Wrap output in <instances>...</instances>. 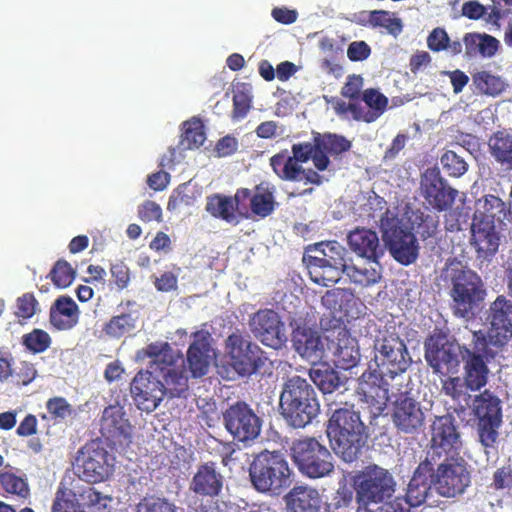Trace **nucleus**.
<instances>
[{
    "instance_id": "26",
    "label": "nucleus",
    "mask_w": 512,
    "mask_h": 512,
    "mask_svg": "<svg viewBox=\"0 0 512 512\" xmlns=\"http://www.w3.org/2000/svg\"><path fill=\"white\" fill-rule=\"evenodd\" d=\"M100 430L106 438L122 444L130 442L132 426L125 417L123 407L110 405L103 411Z\"/></svg>"
},
{
    "instance_id": "56",
    "label": "nucleus",
    "mask_w": 512,
    "mask_h": 512,
    "mask_svg": "<svg viewBox=\"0 0 512 512\" xmlns=\"http://www.w3.org/2000/svg\"><path fill=\"white\" fill-rule=\"evenodd\" d=\"M81 505L95 507L98 510L105 509L111 498L95 490L93 487L85 488L80 494Z\"/></svg>"
},
{
    "instance_id": "4",
    "label": "nucleus",
    "mask_w": 512,
    "mask_h": 512,
    "mask_svg": "<svg viewBox=\"0 0 512 512\" xmlns=\"http://www.w3.org/2000/svg\"><path fill=\"white\" fill-rule=\"evenodd\" d=\"M279 408L286 423L293 428H304L317 417L320 403L314 387L298 375L287 377L279 396Z\"/></svg>"
},
{
    "instance_id": "10",
    "label": "nucleus",
    "mask_w": 512,
    "mask_h": 512,
    "mask_svg": "<svg viewBox=\"0 0 512 512\" xmlns=\"http://www.w3.org/2000/svg\"><path fill=\"white\" fill-rule=\"evenodd\" d=\"M290 450L299 471L308 478L328 476L334 469L331 453L314 437L294 440Z\"/></svg>"
},
{
    "instance_id": "39",
    "label": "nucleus",
    "mask_w": 512,
    "mask_h": 512,
    "mask_svg": "<svg viewBox=\"0 0 512 512\" xmlns=\"http://www.w3.org/2000/svg\"><path fill=\"white\" fill-rule=\"evenodd\" d=\"M488 148L496 162L512 169V133L507 130L493 133L488 140Z\"/></svg>"
},
{
    "instance_id": "63",
    "label": "nucleus",
    "mask_w": 512,
    "mask_h": 512,
    "mask_svg": "<svg viewBox=\"0 0 512 512\" xmlns=\"http://www.w3.org/2000/svg\"><path fill=\"white\" fill-rule=\"evenodd\" d=\"M449 37L445 30L441 28L434 29L428 39L427 44L428 47L433 51H440L443 49H447Z\"/></svg>"
},
{
    "instance_id": "13",
    "label": "nucleus",
    "mask_w": 512,
    "mask_h": 512,
    "mask_svg": "<svg viewBox=\"0 0 512 512\" xmlns=\"http://www.w3.org/2000/svg\"><path fill=\"white\" fill-rule=\"evenodd\" d=\"M465 348L467 347L451 341L447 335L436 333L425 342V359L435 373H456Z\"/></svg>"
},
{
    "instance_id": "36",
    "label": "nucleus",
    "mask_w": 512,
    "mask_h": 512,
    "mask_svg": "<svg viewBox=\"0 0 512 512\" xmlns=\"http://www.w3.org/2000/svg\"><path fill=\"white\" fill-rule=\"evenodd\" d=\"M463 44L468 57L480 55L483 58H491L496 54L500 42L485 33H467L463 38Z\"/></svg>"
},
{
    "instance_id": "33",
    "label": "nucleus",
    "mask_w": 512,
    "mask_h": 512,
    "mask_svg": "<svg viewBox=\"0 0 512 512\" xmlns=\"http://www.w3.org/2000/svg\"><path fill=\"white\" fill-rule=\"evenodd\" d=\"M350 249L362 258H379L383 251L375 231L366 228H356L347 236Z\"/></svg>"
},
{
    "instance_id": "29",
    "label": "nucleus",
    "mask_w": 512,
    "mask_h": 512,
    "mask_svg": "<svg viewBox=\"0 0 512 512\" xmlns=\"http://www.w3.org/2000/svg\"><path fill=\"white\" fill-rule=\"evenodd\" d=\"M433 466V463L424 460L415 470L406 492L405 503L409 506L417 507L425 502L431 485H433L431 476Z\"/></svg>"
},
{
    "instance_id": "37",
    "label": "nucleus",
    "mask_w": 512,
    "mask_h": 512,
    "mask_svg": "<svg viewBox=\"0 0 512 512\" xmlns=\"http://www.w3.org/2000/svg\"><path fill=\"white\" fill-rule=\"evenodd\" d=\"M479 422L492 421L494 423L502 422V413L500 407V400L485 391L480 395L473 397L471 407Z\"/></svg>"
},
{
    "instance_id": "7",
    "label": "nucleus",
    "mask_w": 512,
    "mask_h": 512,
    "mask_svg": "<svg viewBox=\"0 0 512 512\" xmlns=\"http://www.w3.org/2000/svg\"><path fill=\"white\" fill-rule=\"evenodd\" d=\"M346 249L337 241L316 243L304 257L311 280L325 287L336 284L345 274Z\"/></svg>"
},
{
    "instance_id": "6",
    "label": "nucleus",
    "mask_w": 512,
    "mask_h": 512,
    "mask_svg": "<svg viewBox=\"0 0 512 512\" xmlns=\"http://www.w3.org/2000/svg\"><path fill=\"white\" fill-rule=\"evenodd\" d=\"M262 350L249 336L234 332L225 340L226 363H216L218 374L227 380L249 376L263 365Z\"/></svg>"
},
{
    "instance_id": "16",
    "label": "nucleus",
    "mask_w": 512,
    "mask_h": 512,
    "mask_svg": "<svg viewBox=\"0 0 512 512\" xmlns=\"http://www.w3.org/2000/svg\"><path fill=\"white\" fill-rule=\"evenodd\" d=\"M192 335L194 340L187 351L188 368L184 365L183 360H181L180 367L176 366L179 356L175 351H173L175 362L171 367L175 368L178 372H183L188 377L190 374L192 378H200L207 374L210 364L215 360L216 353L211 347V336L207 331L199 330L193 332Z\"/></svg>"
},
{
    "instance_id": "44",
    "label": "nucleus",
    "mask_w": 512,
    "mask_h": 512,
    "mask_svg": "<svg viewBox=\"0 0 512 512\" xmlns=\"http://www.w3.org/2000/svg\"><path fill=\"white\" fill-rule=\"evenodd\" d=\"M275 200L272 192L263 187H257L250 198V208L254 215L261 218L269 216L275 209Z\"/></svg>"
},
{
    "instance_id": "28",
    "label": "nucleus",
    "mask_w": 512,
    "mask_h": 512,
    "mask_svg": "<svg viewBox=\"0 0 512 512\" xmlns=\"http://www.w3.org/2000/svg\"><path fill=\"white\" fill-rule=\"evenodd\" d=\"M286 512H322V498L319 491L308 485L294 486L284 495Z\"/></svg>"
},
{
    "instance_id": "8",
    "label": "nucleus",
    "mask_w": 512,
    "mask_h": 512,
    "mask_svg": "<svg viewBox=\"0 0 512 512\" xmlns=\"http://www.w3.org/2000/svg\"><path fill=\"white\" fill-rule=\"evenodd\" d=\"M445 276L452 282L450 295L454 314L461 318L470 317L486 294L480 276L472 270H464L454 261L447 265Z\"/></svg>"
},
{
    "instance_id": "22",
    "label": "nucleus",
    "mask_w": 512,
    "mask_h": 512,
    "mask_svg": "<svg viewBox=\"0 0 512 512\" xmlns=\"http://www.w3.org/2000/svg\"><path fill=\"white\" fill-rule=\"evenodd\" d=\"M501 236L490 222H481L472 227L471 246L474 248L475 266L481 271L489 270L490 263L496 255Z\"/></svg>"
},
{
    "instance_id": "31",
    "label": "nucleus",
    "mask_w": 512,
    "mask_h": 512,
    "mask_svg": "<svg viewBox=\"0 0 512 512\" xmlns=\"http://www.w3.org/2000/svg\"><path fill=\"white\" fill-rule=\"evenodd\" d=\"M316 140L318 152L314 156V165L320 171L326 170L330 164L327 153L338 156L351 148V142L337 134L318 135Z\"/></svg>"
},
{
    "instance_id": "35",
    "label": "nucleus",
    "mask_w": 512,
    "mask_h": 512,
    "mask_svg": "<svg viewBox=\"0 0 512 512\" xmlns=\"http://www.w3.org/2000/svg\"><path fill=\"white\" fill-rule=\"evenodd\" d=\"M78 320V306L70 297H59L50 309V322L58 330H69L78 323Z\"/></svg>"
},
{
    "instance_id": "34",
    "label": "nucleus",
    "mask_w": 512,
    "mask_h": 512,
    "mask_svg": "<svg viewBox=\"0 0 512 512\" xmlns=\"http://www.w3.org/2000/svg\"><path fill=\"white\" fill-rule=\"evenodd\" d=\"M309 377L323 394H331L340 388L346 390L347 378L341 377L339 372L327 363L313 364L309 370Z\"/></svg>"
},
{
    "instance_id": "17",
    "label": "nucleus",
    "mask_w": 512,
    "mask_h": 512,
    "mask_svg": "<svg viewBox=\"0 0 512 512\" xmlns=\"http://www.w3.org/2000/svg\"><path fill=\"white\" fill-rule=\"evenodd\" d=\"M420 190L427 204L439 212L451 209L457 198L463 201V194L450 187L437 168L427 169L423 173Z\"/></svg>"
},
{
    "instance_id": "54",
    "label": "nucleus",
    "mask_w": 512,
    "mask_h": 512,
    "mask_svg": "<svg viewBox=\"0 0 512 512\" xmlns=\"http://www.w3.org/2000/svg\"><path fill=\"white\" fill-rule=\"evenodd\" d=\"M136 512H176V506L164 498H144L137 505Z\"/></svg>"
},
{
    "instance_id": "51",
    "label": "nucleus",
    "mask_w": 512,
    "mask_h": 512,
    "mask_svg": "<svg viewBox=\"0 0 512 512\" xmlns=\"http://www.w3.org/2000/svg\"><path fill=\"white\" fill-rule=\"evenodd\" d=\"M251 98L252 96L249 87L241 85L236 88L233 96L234 118L242 119L246 116L251 107Z\"/></svg>"
},
{
    "instance_id": "42",
    "label": "nucleus",
    "mask_w": 512,
    "mask_h": 512,
    "mask_svg": "<svg viewBox=\"0 0 512 512\" xmlns=\"http://www.w3.org/2000/svg\"><path fill=\"white\" fill-rule=\"evenodd\" d=\"M206 210L214 217L233 223L236 222L235 201L232 197L213 195L207 198Z\"/></svg>"
},
{
    "instance_id": "50",
    "label": "nucleus",
    "mask_w": 512,
    "mask_h": 512,
    "mask_svg": "<svg viewBox=\"0 0 512 512\" xmlns=\"http://www.w3.org/2000/svg\"><path fill=\"white\" fill-rule=\"evenodd\" d=\"M318 152L317 140H314V144L305 142L294 144L292 146V155H290L293 166L299 170H305L301 163L307 162L310 158L314 161V156Z\"/></svg>"
},
{
    "instance_id": "1",
    "label": "nucleus",
    "mask_w": 512,
    "mask_h": 512,
    "mask_svg": "<svg viewBox=\"0 0 512 512\" xmlns=\"http://www.w3.org/2000/svg\"><path fill=\"white\" fill-rule=\"evenodd\" d=\"M149 358V366L140 371L131 383V394L141 411L151 413L165 395L179 397L188 389V376L171 366L175 362L173 349L167 342H155L138 351L137 359Z\"/></svg>"
},
{
    "instance_id": "64",
    "label": "nucleus",
    "mask_w": 512,
    "mask_h": 512,
    "mask_svg": "<svg viewBox=\"0 0 512 512\" xmlns=\"http://www.w3.org/2000/svg\"><path fill=\"white\" fill-rule=\"evenodd\" d=\"M496 489L512 488V466H504L494 473Z\"/></svg>"
},
{
    "instance_id": "58",
    "label": "nucleus",
    "mask_w": 512,
    "mask_h": 512,
    "mask_svg": "<svg viewBox=\"0 0 512 512\" xmlns=\"http://www.w3.org/2000/svg\"><path fill=\"white\" fill-rule=\"evenodd\" d=\"M353 500V492L346 485H341L328 503L330 510L345 508L350 505Z\"/></svg>"
},
{
    "instance_id": "46",
    "label": "nucleus",
    "mask_w": 512,
    "mask_h": 512,
    "mask_svg": "<svg viewBox=\"0 0 512 512\" xmlns=\"http://www.w3.org/2000/svg\"><path fill=\"white\" fill-rule=\"evenodd\" d=\"M473 83L482 93L495 96L504 89V82L500 77L486 71L477 72L473 76Z\"/></svg>"
},
{
    "instance_id": "30",
    "label": "nucleus",
    "mask_w": 512,
    "mask_h": 512,
    "mask_svg": "<svg viewBox=\"0 0 512 512\" xmlns=\"http://www.w3.org/2000/svg\"><path fill=\"white\" fill-rule=\"evenodd\" d=\"M270 164L277 176L283 180L298 181L312 184H320L321 176L309 169L299 170L293 166L290 154L287 150L282 151L270 159Z\"/></svg>"
},
{
    "instance_id": "15",
    "label": "nucleus",
    "mask_w": 512,
    "mask_h": 512,
    "mask_svg": "<svg viewBox=\"0 0 512 512\" xmlns=\"http://www.w3.org/2000/svg\"><path fill=\"white\" fill-rule=\"evenodd\" d=\"M223 423L232 437L243 443L257 439L262 429V420L245 402L229 406L223 413Z\"/></svg>"
},
{
    "instance_id": "24",
    "label": "nucleus",
    "mask_w": 512,
    "mask_h": 512,
    "mask_svg": "<svg viewBox=\"0 0 512 512\" xmlns=\"http://www.w3.org/2000/svg\"><path fill=\"white\" fill-rule=\"evenodd\" d=\"M375 360L379 366H387V370L392 375H397L406 371L411 362V358L403 341L390 335L378 340L375 344Z\"/></svg>"
},
{
    "instance_id": "25",
    "label": "nucleus",
    "mask_w": 512,
    "mask_h": 512,
    "mask_svg": "<svg viewBox=\"0 0 512 512\" xmlns=\"http://www.w3.org/2000/svg\"><path fill=\"white\" fill-rule=\"evenodd\" d=\"M334 333L336 336L330 340L329 349L332 350L336 366L344 370L355 368L360 361L357 340L342 327H339Z\"/></svg>"
},
{
    "instance_id": "62",
    "label": "nucleus",
    "mask_w": 512,
    "mask_h": 512,
    "mask_svg": "<svg viewBox=\"0 0 512 512\" xmlns=\"http://www.w3.org/2000/svg\"><path fill=\"white\" fill-rule=\"evenodd\" d=\"M478 205L483 209V212L487 215L494 217L497 212L503 210V201L493 195H486L482 199L478 200Z\"/></svg>"
},
{
    "instance_id": "5",
    "label": "nucleus",
    "mask_w": 512,
    "mask_h": 512,
    "mask_svg": "<svg viewBox=\"0 0 512 512\" xmlns=\"http://www.w3.org/2000/svg\"><path fill=\"white\" fill-rule=\"evenodd\" d=\"M249 478L259 493L279 496L292 485L295 473L283 453L263 450L250 463Z\"/></svg>"
},
{
    "instance_id": "49",
    "label": "nucleus",
    "mask_w": 512,
    "mask_h": 512,
    "mask_svg": "<svg viewBox=\"0 0 512 512\" xmlns=\"http://www.w3.org/2000/svg\"><path fill=\"white\" fill-rule=\"evenodd\" d=\"M0 484L6 492L16 494L22 498L29 494L27 482L11 472L0 473Z\"/></svg>"
},
{
    "instance_id": "45",
    "label": "nucleus",
    "mask_w": 512,
    "mask_h": 512,
    "mask_svg": "<svg viewBox=\"0 0 512 512\" xmlns=\"http://www.w3.org/2000/svg\"><path fill=\"white\" fill-rule=\"evenodd\" d=\"M362 98L367 106L373 110L362 117V120L368 123L375 121L384 112L388 104L387 97L376 89L365 90Z\"/></svg>"
},
{
    "instance_id": "55",
    "label": "nucleus",
    "mask_w": 512,
    "mask_h": 512,
    "mask_svg": "<svg viewBox=\"0 0 512 512\" xmlns=\"http://www.w3.org/2000/svg\"><path fill=\"white\" fill-rule=\"evenodd\" d=\"M500 424L501 423H494L492 421H482L478 423L479 439L487 455L489 454L488 449L493 447V444L498 438L497 430Z\"/></svg>"
},
{
    "instance_id": "14",
    "label": "nucleus",
    "mask_w": 512,
    "mask_h": 512,
    "mask_svg": "<svg viewBox=\"0 0 512 512\" xmlns=\"http://www.w3.org/2000/svg\"><path fill=\"white\" fill-rule=\"evenodd\" d=\"M430 434L431 445L425 458L428 463L437 464L443 456L454 455L462 446L460 433L450 414L435 417Z\"/></svg>"
},
{
    "instance_id": "43",
    "label": "nucleus",
    "mask_w": 512,
    "mask_h": 512,
    "mask_svg": "<svg viewBox=\"0 0 512 512\" xmlns=\"http://www.w3.org/2000/svg\"><path fill=\"white\" fill-rule=\"evenodd\" d=\"M368 24L374 28H384L388 34L397 37L403 30V23L400 18L384 10H374L369 12Z\"/></svg>"
},
{
    "instance_id": "18",
    "label": "nucleus",
    "mask_w": 512,
    "mask_h": 512,
    "mask_svg": "<svg viewBox=\"0 0 512 512\" xmlns=\"http://www.w3.org/2000/svg\"><path fill=\"white\" fill-rule=\"evenodd\" d=\"M253 336L263 345L279 350L287 342L286 329L277 312L264 309L254 313L249 320Z\"/></svg>"
},
{
    "instance_id": "59",
    "label": "nucleus",
    "mask_w": 512,
    "mask_h": 512,
    "mask_svg": "<svg viewBox=\"0 0 512 512\" xmlns=\"http://www.w3.org/2000/svg\"><path fill=\"white\" fill-rule=\"evenodd\" d=\"M37 301L32 294H24L17 300L16 315L22 318H30L35 314Z\"/></svg>"
},
{
    "instance_id": "48",
    "label": "nucleus",
    "mask_w": 512,
    "mask_h": 512,
    "mask_svg": "<svg viewBox=\"0 0 512 512\" xmlns=\"http://www.w3.org/2000/svg\"><path fill=\"white\" fill-rule=\"evenodd\" d=\"M136 328V318L131 314H121L113 317L106 325L105 331L112 337H121L122 335L133 331Z\"/></svg>"
},
{
    "instance_id": "21",
    "label": "nucleus",
    "mask_w": 512,
    "mask_h": 512,
    "mask_svg": "<svg viewBox=\"0 0 512 512\" xmlns=\"http://www.w3.org/2000/svg\"><path fill=\"white\" fill-rule=\"evenodd\" d=\"M391 417L397 430L404 434L417 433L425 420L420 402L410 392L400 393L396 397Z\"/></svg>"
},
{
    "instance_id": "47",
    "label": "nucleus",
    "mask_w": 512,
    "mask_h": 512,
    "mask_svg": "<svg viewBox=\"0 0 512 512\" xmlns=\"http://www.w3.org/2000/svg\"><path fill=\"white\" fill-rule=\"evenodd\" d=\"M440 162L446 173L452 177H460L468 170V163L455 151H446Z\"/></svg>"
},
{
    "instance_id": "40",
    "label": "nucleus",
    "mask_w": 512,
    "mask_h": 512,
    "mask_svg": "<svg viewBox=\"0 0 512 512\" xmlns=\"http://www.w3.org/2000/svg\"><path fill=\"white\" fill-rule=\"evenodd\" d=\"M206 135L202 122L192 118L183 124L180 147L182 150L197 149L204 144Z\"/></svg>"
},
{
    "instance_id": "53",
    "label": "nucleus",
    "mask_w": 512,
    "mask_h": 512,
    "mask_svg": "<svg viewBox=\"0 0 512 512\" xmlns=\"http://www.w3.org/2000/svg\"><path fill=\"white\" fill-rule=\"evenodd\" d=\"M52 281L59 288L68 287L75 278V271L70 266V264L64 260H59L52 272Z\"/></svg>"
},
{
    "instance_id": "2",
    "label": "nucleus",
    "mask_w": 512,
    "mask_h": 512,
    "mask_svg": "<svg viewBox=\"0 0 512 512\" xmlns=\"http://www.w3.org/2000/svg\"><path fill=\"white\" fill-rule=\"evenodd\" d=\"M396 480L378 465L367 466L354 477L357 512H405L403 500L395 497Z\"/></svg>"
},
{
    "instance_id": "61",
    "label": "nucleus",
    "mask_w": 512,
    "mask_h": 512,
    "mask_svg": "<svg viewBox=\"0 0 512 512\" xmlns=\"http://www.w3.org/2000/svg\"><path fill=\"white\" fill-rule=\"evenodd\" d=\"M371 49L364 41L352 42L347 49V55L352 61H363L369 57Z\"/></svg>"
},
{
    "instance_id": "32",
    "label": "nucleus",
    "mask_w": 512,
    "mask_h": 512,
    "mask_svg": "<svg viewBox=\"0 0 512 512\" xmlns=\"http://www.w3.org/2000/svg\"><path fill=\"white\" fill-rule=\"evenodd\" d=\"M344 275L356 285L370 286L381 279V265L378 258H364L356 263L346 260Z\"/></svg>"
},
{
    "instance_id": "19",
    "label": "nucleus",
    "mask_w": 512,
    "mask_h": 512,
    "mask_svg": "<svg viewBox=\"0 0 512 512\" xmlns=\"http://www.w3.org/2000/svg\"><path fill=\"white\" fill-rule=\"evenodd\" d=\"M74 469L79 478L89 483L101 482L111 473L107 452L97 443L85 445L78 452Z\"/></svg>"
},
{
    "instance_id": "52",
    "label": "nucleus",
    "mask_w": 512,
    "mask_h": 512,
    "mask_svg": "<svg viewBox=\"0 0 512 512\" xmlns=\"http://www.w3.org/2000/svg\"><path fill=\"white\" fill-rule=\"evenodd\" d=\"M51 343L49 334L41 329H34L23 336V344L34 353L45 351Z\"/></svg>"
},
{
    "instance_id": "57",
    "label": "nucleus",
    "mask_w": 512,
    "mask_h": 512,
    "mask_svg": "<svg viewBox=\"0 0 512 512\" xmlns=\"http://www.w3.org/2000/svg\"><path fill=\"white\" fill-rule=\"evenodd\" d=\"M46 407L48 412L55 419L64 420L70 417L72 414L71 405L62 397L49 399L46 403Z\"/></svg>"
},
{
    "instance_id": "3",
    "label": "nucleus",
    "mask_w": 512,
    "mask_h": 512,
    "mask_svg": "<svg viewBox=\"0 0 512 512\" xmlns=\"http://www.w3.org/2000/svg\"><path fill=\"white\" fill-rule=\"evenodd\" d=\"M327 434L334 453L347 463L359 458L368 438L367 427L360 412L347 403L332 412Z\"/></svg>"
},
{
    "instance_id": "11",
    "label": "nucleus",
    "mask_w": 512,
    "mask_h": 512,
    "mask_svg": "<svg viewBox=\"0 0 512 512\" xmlns=\"http://www.w3.org/2000/svg\"><path fill=\"white\" fill-rule=\"evenodd\" d=\"M383 242L392 257L402 265L414 263L419 255V243L410 228L400 225L395 217L381 219Z\"/></svg>"
},
{
    "instance_id": "9",
    "label": "nucleus",
    "mask_w": 512,
    "mask_h": 512,
    "mask_svg": "<svg viewBox=\"0 0 512 512\" xmlns=\"http://www.w3.org/2000/svg\"><path fill=\"white\" fill-rule=\"evenodd\" d=\"M487 322L489 329L487 335L481 331L472 332V337L478 339L477 347L485 349L489 353L498 348L503 349L512 337V300L504 295H499L487 311Z\"/></svg>"
},
{
    "instance_id": "20",
    "label": "nucleus",
    "mask_w": 512,
    "mask_h": 512,
    "mask_svg": "<svg viewBox=\"0 0 512 512\" xmlns=\"http://www.w3.org/2000/svg\"><path fill=\"white\" fill-rule=\"evenodd\" d=\"M478 339L472 337L469 348L464 349V356L461 361L464 362V382L466 388L470 391H478L487 383L488 368L484 358H494L501 350L495 348L489 353L488 347L481 349L477 347Z\"/></svg>"
},
{
    "instance_id": "38",
    "label": "nucleus",
    "mask_w": 512,
    "mask_h": 512,
    "mask_svg": "<svg viewBox=\"0 0 512 512\" xmlns=\"http://www.w3.org/2000/svg\"><path fill=\"white\" fill-rule=\"evenodd\" d=\"M343 293L339 290L327 291L321 298V305L328 311L320 319V326L324 330L338 329L341 324Z\"/></svg>"
},
{
    "instance_id": "23",
    "label": "nucleus",
    "mask_w": 512,
    "mask_h": 512,
    "mask_svg": "<svg viewBox=\"0 0 512 512\" xmlns=\"http://www.w3.org/2000/svg\"><path fill=\"white\" fill-rule=\"evenodd\" d=\"M292 347L302 358L312 364L319 362L324 356L329 337H322L321 333L308 326H300L297 322H291Z\"/></svg>"
},
{
    "instance_id": "60",
    "label": "nucleus",
    "mask_w": 512,
    "mask_h": 512,
    "mask_svg": "<svg viewBox=\"0 0 512 512\" xmlns=\"http://www.w3.org/2000/svg\"><path fill=\"white\" fill-rule=\"evenodd\" d=\"M138 214L142 220L147 222L154 220L161 221L162 209L157 203L153 201H146L139 207Z\"/></svg>"
},
{
    "instance_id": "27",
    "label": "nucleus",
    "mask_w": 512,
    "mask_h": 512,
    "mask_svg": "<svg viewBox=\"0 0 512 512\" xmlns=\"http://www.w3.org/2000/svg\"><path fill=\"white\" fill-rule=\"evenodd\" d=\"M223 484L224 477L218 471L216 464L207 462L197 467L189 489L198 495L215 497L221 493Z\"/></svg>"
},
{
    "instance_id": "12",
    "label": "nucleus",
    "mask_w": 512,
    "mask_h": 512,
    "mask_svg": "<svg viewBox=\"0 0 512 512\" xmlns=\"http://www.w3.org/2000/svg\"><path fill=\"white\" fill-rule=\"evenodd\" d=\"M431 476L436 491L448 498L464 493L471 482L464 460L455 458L454 455L443 456L434 464Z\"/></svg>"
},
{
    "instance_id": "41",
    "label": "nucleus",
    "mask_w": 512,
    "mask_h": 512,
    "mask_svg": "<svg viewBox=\"0 0 512 512\" xmlns=\"http://www.w3.org/2000/svg\"><path fill=\"white\" fill-rule=\"evenodd\" d=\"M465 382L459 377L448 378L442 383V392L450 396L461 411L471 407L472 395L467 392Z\"/></svg>"
}]
</instances>
